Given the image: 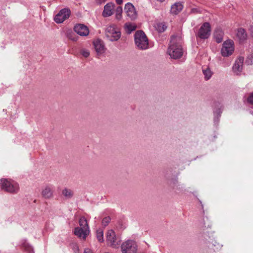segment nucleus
<instances>
[{"label":"nucleus","mask_w":253,"mask_h":253,"mask_svg":"<svg viewBox=\"0 0 253 253\" xmlns=\"http://www.w3.org/2000/svg\"><path fill=\"white\" fill-rule=\"evenodd\" d=\"M84 253H93L90 249L85 248L84 250Z\"/></svg>","instance_id":"obj_33"},{"label":"nucleus","mask_w":253,"mask_h":253,"mask_svg":"<svg viewBox=\"0 0 253 253\" xmlns=\"http://www.w3.org/2000/svg\"><path fill=\"white\" fill-rule=\"evenodd\" d=\"M125 12L131 19H134L137 17V13L134 6L130 3H127L125 6Z\"/></svg>","instance_id":"obj_11"},{"label":"nucleus","mask_w":253,"mask_h":253,"mask_svg":"<svg viewBox=\"0 0 253 253\" xmlns=\"http://www.w3.org/2000/svg\"><path fill=\"white\" fill-rule=\"evenodd\" d=\"M125 30L127 34H130L136 29V24L133 23L127 22L124 25Z\"/></svg>","instance_id":"obj_20"},{"label":"nucleus","mask_w":253,"mask_h":253,"mask_svg":"<svg viewBox=\"0 0 253 253\" xmlns=\"http://www.w3.org/2000/svg\"><path fill=\"white\" fill-rule=\"evenodd\" d=\"M234 51V43L231 40L225 41L221 49V53L223 56L227 57L231 55Z\"/></svg>","instance_id":"obj_7"},{"label":"nucleus","mask_w":253,"mask_h":253,"mask_svg":"<svg viewBox=\"0 0 253 253\" xmlns=\"http://www.w3.org/2000/svg\"><path fill=\"white\" fill-rule=\"evenodd\" d=\"M96 237L98 242L102 243L104 242L103 231L101 229H98L96 232Z\"/></svg>","instance_id":"obj_25"},{"label":"nucleus","mask_w":253,"mask_h":253,"mask_svg":"<svg viewBox=\"0 0 253 253\" xmlns=\"http://www.w3.org/2000/svg\"><path fill=\"white\" fill-rule=\"evenodd\" d=\"M80 228H84V229H89L88 225L86 219L84 217L80 218L79 220Z\"/></svg>","instance_id":"obj_24"},{"label":"nucleus","mask_w":253,"mask_h":253,"mask_svg":"<svg viewBox=\"0 0 253 253\" xmlns=\"http://www.w3.org/2000/svg\"><path fill=\"white\" fill-rule=\"evenodd\" d=\"M0 186L1 189L10 193H17L19 190L17 182L7 179H1L0 180Z\"/></svg>","instance_id":"obj_3"},{"label":"nucleus","mask_w":253,"mask_h":253,"mask_svg":"<svg viewBox=\"0 0 253 253\" xmlns=\"http://www.w3.org/2000/svg\"><path fill=\"white\" fill-rule=\"evenodd\" d=\"M134 41L135 45L140 49L145 50L149 48L148 39L142 31H138L135 33Z\"/></svg>","instance_id":"obj_2"},{"label":"nucleus","mask_w":253,"mask_h":253,"mask_svg":"<svg viewBox=\"0 0 253 253\" xmlns=\"http://www.w3.org/2000/svg\"><path fill=\"white\" fill-rule=\"evenodd\" d=\"M71 40H73V41H77V39H76V38L71 39Z\"/></svg>","instance_id":"obj_37"},{"label":"nucleus","mask_w":253,"mask_h":253,"mask_svg":"<svg viewBox=\"0 0 253 253\" xmlns=\"http://www.w3.org/2000/svg\"><path fill=\"white\" fill-rule=\"evenodd\" d=\"M21 246L23 250L27 253H34V249L27 242L24 240L22 241Z\"/></svg>","instance_id":"obj_19"},{"label":"nucleus","mask_w":253,"mask_h":253,"mask_svg":"<svg viewBox=\"0 0 253 253\" xmlns=\"http://www.w3.org/2000/svg\"><path fill=\"white\" fill-rule=\"evenodd\" d=\"M71 14L70 9L64 8L61 9L54 17V21L56 23H62L68 19Z\"/></svg>","instance_id":"obj_9"},{"label":"nucleus","mask_w":253,"mask_h":253,"mask_svg":"<svg viewBox=\"0 0 253 253\" xmlns=\"http://www.w3.org/2000/svg\"><path fill=\"white\" fill-rule=\"evenodd\" d=\"M236 36L240 41H245L247 37V34L245 30L242 28L238 29Z\"/></svg>","instance_id":"obj_18"},{"label":"nucleus","mask_w":253,"mask_h":253,"mask_svg":"<svg viewBox=\"0 0 253 253\" xmlns=\"http://www.w3.org/2000/svg\"><path fill=\"white\" fill-rule=\"evenodd\" d=\"M223 32L219 30H216L214 33V37L217 43L221 42L223 40Z\"/></svg>","instance_id":"obj_22"},{"label":"nucleus","mask_w":253,"mask_h":253,"mask_svg":"<svg viewBox=\"0 0 253 253\" xmlns=\"http://www.w3.org/2000/svg\"><path fill=\"white\" fill-rule=\"evenodd\" d=\"M110 220H111V219H110V217H109V216H106V217H104L102 220V226H103L104 227H105L107 225H108V224H109V223L110 221Z\"/></svg>","instance_id":"obj_29"},{"label":"nucleus","mask_w":253,"mask_h":253,"mask_svg":"<svg viewBox=\"0 0 253 253\" xmlns=\"http://www.w3.org/2000/svg\"><path fill=\"white\" fill-rule=\"evenodd\" d=\"M182 40L180 38L172 36L170 44L168 49V53L170 58L177 59L183 55V51L181 46Z\"/></svg>","instance_id":"obj_1"},{"label":"nucleus","mask_w":253,"mask_h":253,"mask_svg":"<svg viewBox=\"0 0 253 253\" xmlns=\"http://www.w3.org/2000/svg\"><path fill=\"white\" fill-rule=\"evenodd\" d=\"M114 4L112 2L108 3L104 7L102 12V15L104 17L111 16L113 13Z\"/></svg>","instance_id":"obj_14"},{"label":"nucleus","mask_w":253,"mask_h":253,"mask_svg":"<svg viewBox=\"0 0 253 253\" xmlns=\"http://www.w3.org/2000/svg\"><path fill=\"white\" fill-rule=\"evenodd\" d=\"M105 34L107 38L112 42L118 41L121 37L120 29L115 24H110L107 26Z\"/></svg>","instance_id":"obj_4"},{"label":"nucleus","mask_w":253,"mask_h":253,"mask_svg":"<svg viewBox=\"0 0 253 253\" xmlns=\"http://www.w3.org/2000/svg\"><path fill=\"white\" fill-rule=\"evenodd\" d=\"M248 101L253 105V92L251 93L248 98Z\"/></svg>","instance_id":"obj_32"},{"label":"nucleus","mask_w":253,"mask_h":253,"mask_svg":"<svg viewBox=\"0 0 253 253\" xmlns=\"http://www.w3.org/2000/svg\"><path fill=\"white\" fill-rule=\"evenodd\" d=\"M122 12L123 9L121 6H118L116 9L115 18L117 20L120 21L122 19Z\"/></svg>","instance_id":"obj_26"},{"label":"nucleus","mask_w":253,"mask_h":253,"mask_svg":"<svg viewBox=\"0 0 253 253\" xmlns=\"http://www.w3.org/2000/svg\"><path fill=\"white\" fill-rule=\"evenodd\" d=\"M41 194L43 198L49 199L53 196V189L51 186L46 185L44 186L41 191Z\"/></svg>","instance_id":"obj_12"},{"label":"nucleus","mask_w":253,"mask_h":253,"mask_svg":"<svg viewBox=\"0 0 253 253\" xmlns=\"http://www.w3.org/2000/svg\"><path fill=\"white\" fill-rule=\"evenodd\" d=\"M211 32V28L210 24L205 22L200 27L196 36L201 39H207L210 37Z\"/></svg>","instance_id":"obj_8"},{"label":"nucleus","mask_w":253,"mask_h":253,"mask_svg":"<svg viewBox=\"0 0 253 253\" xmlns=\"http://www.w3.org/2000/svg\"><path fill=\"white\" fill-rule=\"evenodd\" d=\"M74 233L78 237L83 239H85L89 233V229H84V228L77 227L75 229Z\"/></svg>","instance_id":"obj_15"},{"label":"nucleus","mask_w":253,"mask_h":253,"mask_svg":"<svg viewBox=\"0 0 253 253\" xmlns=\"http://www.w3.org/2000/svg\"><path fill=\"white\" fill-rule=\"evenodd\" d=\"M81 53L82 55L84 57H87L89 56L90 53L88 50L86 49H82Z\"/></svg>","instance_id":"obj_30"},{"label":"nucleus","mask_w":253,"mask_h":253,"mask_svg":"<svg viewBox=\"0 0 253 253\" xmlns=\"http://www.w3.org/2000/svg\"><path fill=\"white\" fill-rule=\"evenodd\" d=\"M252 17H253V15H252Z\"/></svg>","instance_id":"obj_38"},{"label":"nucleus","mask_w":253,"mask_h":253,"mask_svg":"<svg viewBox=\"0 0 253 253\" xmlns=\"http://www.w3.org/2000/svg\"><path fill=\"white\" fill-rule=\"evenodd\" d=\"M197 11H198V10L196 8H193L191 9V12H192V13H195V12H197Z\"/></svg>","instance_id":"obj_34"},{"label":"nucleus","mask_w":253,"mask_h":253,"mask_svg":"<svg viewBox=\"0 0 253 253\" xmlns=\"http://www.w3.org/2000/svg\"><path fill=\"white\" fill-rule=\"evenodd\" d=\"M202 71L204 75V79L205 80L208 81L211 78L213 74V72L209 66H203L202 67Z\"/></svg>","instance_id":"obj_16"},{"label":"nucleus","mask_w":253,"mask_h":253,"mask_svg":"<svg viewBox=\"0 0 253 253\" xmlns=\"http://www.w3.org/2000/svg\"><path fill=\"white\" fill-rule=\"evenodd\" d=\"M244 58L243 56H239L236 60L235 63H243Z\"/></svg>","instance_id":"obj_31"},{"label":"nucleus","mask_w":253,"mask_h":253,"mask_svg":"<svg viewBox=\"0 0 253 253\" xmlns=\"http://www.w3.org/2000/svg\"><path fill=\"white\" fill-rule=\"evenodd\" d=\"M106 0H98V2H104Z\"/></svg>","instance_id":"obj_36"},{"label":"nucleus","mask_w":253,"mask_h":253,"mask_svg":"<svg viewBox=\"0 0 253 253\" xmlns=\"http://www.w3.org/2000/svg\"><path fill=\"white\" fill-rule=\"evenodd\" d=\"M93 45L97 54H101L105 51L106 48L102 41L99 39L95 40L93 42Z\"/></svg>","instance_id":"obj_13"},{"label":"nucleus","mask_w":253,"mask_h":253,"mask_svg":"<svg viewBox=\"0 0 253 253\" xmlns=\"http://www.w3.org/2000/svg\"><path fill=\"white\" fill-rule=\"evenodd\" d=\"M221 112V109H218L214 111V122L218 121V117L220 116Z\"/></svg>","instance_id":"obj_28"},{"label":"nucleus","mask_w":253,"mask_h":253,"mask_svg":"<svg viewBox=\"0 0 253 253\" xmlns=\"http://www.w3.org/2000/svg\"><path fill=\"white\" fill-rule=\"evenodd\" d=\"M116 1L118 4H120L123 2V0H116Z\"/></svg>","instance_id":"obj_35"},{"label":"nucleus","mask_w":253,"mask_h":253,"mask_svg":"<svg viewBox=\"0 0 253 253\" xmlns=\"http://www.w3.org/2000/svg\"><path fill=\"white\" fill-rule=\"evenodd\" d=\"M183 8V5L180 2H176L171 6L170 12L172 14L176 15L179 13Z\"/></svg>","instance_id":"obj_17"},{"label":"nucleus","mask_w":253,"mask_h":253,"mask_svg":"<svg viewBox=\"0 0 253 253\" xmlns=\"http://www.w3.org/2000/svg\"><path fill=\"white\" fill-rule=\"evenodd\" d=\"M63 195L67 198H70L73 195V191L68 189H65L62 191Z\"/></svg>","instance_id":"obj_27"},{"label":"nucleus","mask_w":253,"mask_h":253,"mask_svg":"<svg viewBox=\"0 0 253 253\" xmlns=\"http://www.w3.org/2000/svg\"><path fill=\"white\" fill-rule=\"evenodd\" d=\"M154 27L159 33L164 32L167 28V26L163 22H156L154 24Z\"/></svg>","instance_id":"obj_21"},{"label":"nucleus","mask_w":253,"mask_h":253,"mask_svg":"<svg viewBox=\"0 0 253 253\" xmlns=\"http://www.w3.org/2000/svg\"><path fill=\"white\" fill-rule=\"evenodd\" d=\"M121 248L122 253H136L137 246L135 241L128 240L121 245Z\"/></svg>","instance_id":"obj_6"},{"label":"nucleus","mask_w":253,"mask_h":253,"mask_svg":"<svg viewBox=\"0 0 253 253\" xmlns=\"http://www.w3.org/2000/svg\"><path fill=\"white\" fill-rule=\"evenodd\" d=\"M106 241L108 244L114 248H118L121 243L120 238L116 236L115 233L113 230H109L107 231Z\"/></svg>","instance_id":"obj_5"},{"label":"nucleus","mask_w":253,"mask_h":253,"mask_svg":"<svg viewBox=\"0 0 253 253\" xmlns=\"http://www.w3.org/2000/svg\"><path fill=\"white\" fill-rule=\"evenodd\" d=\"M243 64H234L232 67V70L236 75H239L243 70Z\"/></svg>","instance_id":"obj_23"},{"label":"nucleus","mask_w":253,"mask_h":253,"mask_svg":"<svg viewBox=\"0 0 253 253\" xmlns=\"http://www.w3.org/2000/svg\"><path fill=\"white\" fill-rule=\"evenodd\" d=\"M75 32L82 37H86L88 35L89 30L88 28L84 24H78L74 27Z\"/></svg>","instance_id":"obj_10"}]
</instances>
